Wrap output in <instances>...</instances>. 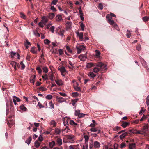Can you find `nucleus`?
Returning a JSON list of instances; mask_svg holds the SVG:
<instances>
[{
    "instance_id": "obj_20",
    "label": "nucleus",
    "mask_w": 149,
    "mask_h": 149,
    "mask_svg": "<svg viewBox=\"0 0 149 149\" xmlns=\"http://www.w3.org/2000/svg\"><path fill=\"white\" fill-rule=\"evenodd\" d=\"M74 89L77 91L81 92V89L78 86H76L75 85H74Z\"/></svg>"
},
{
    "instance_id": "obj_62",
    "label": "nucleus",
    "mask_w": 149,
    "mask_h": 149,
    "mask_svg": "<svg viewBox=\"0 0 149 149\" xmlns=\"http://www.w3.org/2000/svg\"><path fill=\"white\" fill-rule=\"evenodd\" d=\"M42 77L43 79L45 80H47L48 79L47 76V74H45L42 76Z\"/></svg>"
},
{
    "instance_id": "obj_60",
    "label": "nucleus",
    "mask_w": 149,
    "mask_h": 149,
    "mask_svg": "<svg viewBox=\"0 0 149 149\" xmlns=\"http://www.w3.org/2000/svg\"><path fill=\"white\" fill-rule=\"evenodd\" d=\"M38 140L40 141L41 142L43 140V137L41 136L40 135L39 138H38Z\"/></svg>"
},
{
    "instance_id": "obj_31",
    "label": "nucleus",
    "mask_w": 149,
    "mask_h": 149,
    "mask_svg": "<svg viewBox=\"0 0 149 149\" xmlns=\"http://www.w3.org/2000/svg\"><path fill=\"white\" fill-rule=\"evenodd\" d=\"M9 63L11 65H18V64H17L16 62L13 61H10Z\"/></svg>"
},
{
    "instance_id": "obj_51",
    "label": "nucleus",
    "mask_w": 149,
    "mask_h": 149,
    "mask_svg": "<svg viewBox=\"0 0 149 149\" xmlns=\"http://www.w3.org/2000/svg\"><path fill=\"white\" fill-rule=\"evenodd\" d=\"M96 52V56L97 57H98L100 55V51L97 50H95Z\"/></svg>"
},
{
    "instance_id": "obj_5",
    "label": "nucleus",
    "mask_w": 149,
    "mask_h": 149,
    "mask_svg": "<svg viewBox=\"0 0 149 149\" xmlns=\"http://www.w3.org/2000/svg\"><path fill=\"white\" fill-rule=\"evenodd\" d=\"M90 130L91 132H97V134H94L95 135V136H97V134L100 133V130L97 128L93 127L90 129Z\"/></svg>"
},
{
    "instance_id": "obj_41",
    "label": "nucleus",
    "mask_w": 149,
    "mask_h": 149,
    "mask_svg": "<svg viewBox=\"0 0 149 149\" xmlns=\"http://www.w3.org/2000/svg\"><path fill=\"white\" fill-rule=\"evenodd\" d=\"M121 128L120 127H118V126H116L115 127L114 129V130L115 131H117L118 130H119L121 129Z\"/></svg>"
},
{
    "instance_id": "obj_3",
    "label": "nucleus",
    "mask_w": 149,
    "mask_h": 149,
    "mask_svg": "<svg viewBox=\"0 0 149 149\" xmlns=\"http://www.w3.org/2000/svg\"><path fill=\"white\" fill-rule=\"evenodd\" d=\"M11 57L12 58H16L17 57L18 59H19V55L18 53H16L13 51H12L10 52Z\"/></svg>"
},
{
    "instance_id": "obj_22",
    "label": "nucleus",
    "mask_w": 149,
    "mask_h": 149,
    "mask_svg": "<svg viewBox=\"0 0 149 149\" xmlns=\"http://www.w3.org/2000/svg\"><path fill=\"white\" fill-rule=\"evenodd\" d=\"M32 139V138L31 137H29L26 141V143L28 145L29 144L31 143Z\"/></svg>"
},
{
    "instance_id": "obj_26",
    "label": "nucleus",
    "mask_w": 149,
    "mask_h": 149,
    "mask_svg": "<svg viewBox=\"0 0 149 149\" xmlns=\"http://www.w3.org/2000/svg\"><path fill=\"white\" fill-rule=\"evenodd\" d=\"M54 131L55 133L57 135L60 134L61 133L60 130L57 128H56L55 129Z\"/></svg>"
},
{
    "instance_id": "obj_15",
    "label": "nucleus",
    "mask_w": 149,
    "mask_h": 149,
    "mask_svg": "<svg viewBox=\"0 0 149 149\" xmlns=\"http://www.w3.org/2000/svg\"><path fill=\"white\" fill-rule=\"evenodd\" d=\"M25 45L26 46V49H27L29 46H28L31 45V43L30 42L28 41V40H26V41L24 43Z\"/></svg>"
},
{
    "instance_id": "obj_8",
    "label": "nucleus",
    "mask_w": 149,
    "mask_h": 149,
    "mask_svg": "<svg viewBox=\"0 0 149 149\" xmlns=\"http://www.w3.org/2000/svg\"><path fill=\"white\" fill-rule=\"evenodd\" d=\"M56 99L57 101L59 103H62L65 101V99L61 97H59L58 96H57L56 97Z\"/></svg>"
},
{
    "instance_id": "obj_10",
    "label": "nucleus",
    "mask_w": 149,
    "mask_h": 149,
    "mask_svg": "<svg viewBox=\"0 0 149 149\" xmlns=\"http://www.w3.org/2000/svg\"><path fill=\"white\" fill-rule=\"evenodd\" d=\"M55 81L58 86H61L63 85V81L61 80H55Z\"/></svg>"
},
{
    "instance_id": "obj_6",
    "label": "nucleus",
    "mask_w": 149,
    "mask_h": 149,
    "mask_svg": "<svg viewBox=\"0 0 149 149\" xmlns=\"http://www.w3.org/2000/svg\"><path fill=\"white\" fill-rule=\"evenodd\" d=\"M130 136V133H129L128 132H125L123 133V134L120 136V139H123L126 136Z\"/></svg>"
},
{
    "instance_id": "obj_46",
    "label": "nucleus",
    "mask_w": 149,
    "mask_h": 149,
    "mask_svg": "<svg viewBox=\"0 0 149 149\" xmlns=\"http://www.w3.org/2000/svg\"><path fill=\"white\" fill-rule=\"evenodd\" d=\"M127 31L128 32V33L126 34V36L128 38H129L131 36V33L130 32V31L128 30H127Z\"/></svg>"
},
{
    "instance_id": "obj_18",
    "label": "nucleus",
    "mask_w": 149,
    "mask_h": 149,
    "mask_svg": "<svg viewBox=\"0 0 149 149\" xmlns=\"http://www.w3.org/2000/svg\"><path fill=\"white\" fill-rule=\"evenodd\" d=\"M136 144L135 143L130 144L129 145V149H133L135 147Z\"/></svg>"
},
{
    "instance_id": "obj_47",
    "label": "nucleus",
    "mask_w": 149,
    "mask_h": 149,
    "mask_svg": "<svg viewBox=\"0 0 149 149\" xmlns=\"http://www.w3.org/2000/svg\"><path fill=\"white\" fill-rule=\"evenodd\" d=\"M20 16L21 18H23L24 19H26V17L25 15L23 13H20Z\"/></svg>"
},
{
    "instance_id": "obj_24",
    "label": "nucleus",
    "mask_w": 149,
    "mask_h": 149,
    "mask_svg": "<svg viewBox=\"0 0 149 149\" xmlns=\"http://www.w3.org/2000/svg\"><path fill=\"white\" fill-rule=\"evenodd\" d=\"M84 137L85 139V143H87L89 139V137L87 135H84Z\"/></svg>"
},
{
    "instance_id": "obj_49",
    "label": "nucleus",
    "mask_w": 149,
    "mask_h": 149,
    "mask_svg": "<svg viewBox=\"0 0 149 149\" xmlns=\"http://www.w3.org/2000/svg\"><path fill=\"white\" fill-rule=\"evenodd\" d=\"M43 72L45 73L47 72L48 71V68L46 67H44L43 68Z\"/></svg>"
},
{
    "instance_id": "obj_38",
    "label": "nucleus",
    "mask_w": 149,
    "mask_h": 149,
    "mask_svg": "<svg viewBox=\"0 0 149 149\" xmlns=\"http://www.w3.org/2000/svg\"><path fill=\"white\" fill-rule=\"evenodd\" d=\"M44 43L45 44H49L50 42V41L48 39H46L44 40Z\"/></svg>"
},
{
    "instance_id": "obj_54",
    "label": "nucleus",
    "mask_w": 149,
    "mask_h": 149,
    "mask_svg": "<svg viewBox=\"0 0 149 149\" xmlns=\"http://www.w3.org/2000/svg\"><path fill=\"white\" fill-rule=\"evenodd\" d=\"M52 98V96L51 95H48L46 97V98L48 99H51Z\"/></svg>"
},
{
    "instance_id": "obj_12",
    "label": "nucleus",
    "mask_w": 149,
    "mask_h": 149,
    "mask_svg": "<svg viewBox=\"0 0 149 149\" xmlns=\"http://www.w3.org/2000/svg\"><path fill=\"white\" fill-rule=\"evenodd\" d=\"M100 143L97 141H95L93 144L94 147L96 148H99L100 147Z\"/></svg>"
},
{
    "instance_id": "obj_9",
    "label": "nucleus",
    "mask_w": 149,
    "mask_h": 149,
    "mask_svg": "<svg viewBox=\"0 0 149 149\" xmlns=\"http://www.w3.org/2000/svg\"><path fill=\"white\" fill-rule=\"evenodd\" d=\"M67 138L69 140L73 141L74 140L75 136L74 135H67L66 136Z\"/></svg>"
},
{
    "instance_id": "obj_13",
    "label": "nucleus",
    "mask_w": 149,
    "mask_h": 149,
    "mask_svg": "<svg viewBox=\"0 0 149 149\" xmlns=\"http://www.w3.org/2000/svg\"><path fill=\"white\" fill-rule=\"evenodd\" d=\"M43 23L44 25H45L46 23L48 21V19L47 17L45 16H43L42 18Z\"/></svg>"
},
{
    "instance_id": "obj_45",
    "label": "nucleus",
    "mask_w": 149,
    "mask_h": 149,
    "mask_svg": "<svg viewBox=\"0 0 149 149\" xmlns=\"http://www.w3.org/2000/svg\"><path fill=\"white\" fill-rule=\"evenodd\" d=\"M50 9L52 10L53 12H56V10L54 6L51 5V7Z\"/></svg>"
},
{
    "instance_id": "obj_11",
    "label": "nucleus",
    "mask_w": 149,
    "mask_h": 149,
    "mask_svg": "<svg viewBox=\"0 0 149 149\" xmlns=\"http://www.w3.org/2000/svg\"><path fill=\"white\" fill-rule=\"evenodd\" d=\"M128 132L130 133V135L132 134H135L137 133V130L134 129L133 128L129 129L128 130Z\"/></svg>"
},
{
    "instance_id": "obj_57",
    "label": "nucleus",
    "mask_w": 149,
    "mask_h": 149,
    "mask_svg": "<svg viewBox=\"0 0 149 149\" xmlns=\"http://www.w3.org/2000/svg\"><path fill=\"white\" fill-rule=\"evenodd\" d=\"M145 111V109L144 107H142L141 108V110L139 112V114H142V112H144Z\"/></svg>"
},
{
    "instance_id": "obj_53",
    "label": "nucleus",
    "mask_w": 149,
    "mask_h": 149,
    "mask_svg": "<svg viewBox=\"0 0 149 149\" xmlns=\"http://www.w3.org/2000/svg\"><path fill=\"white\" fill-rule=\"evenodd\" d=\"M39 90L40 91H45L46 90V88H45L44 87L42 86H40L39 88Z\"/></svg>"
},
{
    "instance_id": "obj_21",
    "label": "nucleus",
    "mask_w": 149,
    "mask_h": 149,
    "mask_svg": "<svg viewBox=\"0 0 149 149\" xmlns=\"http://www.w3.org/2000/svg\"><path fill=\"white\" fill-rule=\"evenodd\" d=\"M40 143H39L38 140L36 141L34 143V146L36 148H38L40 146Z\"/></svg>"
},
{
    "instance_id": "obj_29",
    "label": "nucleus",
    "mask_w": 149,
    "mask_h": 149,
    "mask_svg": "<svg viewBox=\"0 0 149 149\" xmlns=\"http://www.w3.org/2000/svg\"><path fill=\"white\" fill-rule=\"evenodd\" d=\"M55 16V15L54 13H51L49 14V18L50 19H52Z\"/></svg>"
},
{
    "instance_id": "obj_39",
    "label": "nucleus",
    "mask_w": 149,
    "mask_h": 149,
    "mask_svg": "<svg viewBox=\"0 0 149 149\" xmlns=\"http://www.w3.org/2000/svg\"><path fill=\"white\" fill-rule=\"evenodd\" d=\"M50 124L51 125H53V126L54 127H55L56 126V122L53 120H52L51 122H50Z\"/></svg>"
},
{
    "instance_id": "obj_42",
    "label": "nucleus",
    "mask_w": 149,
    "mask_h": 149,
    "mask_svg": "<svg viewBox=\"0 0 149 149\" xmlns=\"http://www.w3.org/2000/svg\"><path fill=\"white\" fill-rule=\"evenodd\" d=\"M13 99H14L15 100L16 102H19L20 101V99H19V98H18L16 96H13Z\"/></svg>"
},
{
    "instance_id": "obj_50",
    "label": "nucleus",
    "mask_w": 149,
    "mask_h": 149,
    "mask_svg": "<svg viewBox=\"0 0 149 149\" xmlns=\"http://www.w3.org/2000/svg\"><path fill=\"white\" fill-rule=\"evenodd\" d=\"M79 94L77 92H73L72 93V95L73 97L78 96Z\"/></svg>"
},
{
    "instance_id": "obj_35",
    "label": "nucleus",
    "mask_w": 149,
    "mask_h": 149,
    "mask_svg": "<svg viewBox=\"0 0 149 149\" xmlns=\"http://www.w3.org/2000/svg\"><path fill=\"white\" fill-rule=\"evenodd\" d=\"M79 100L78 99H77L75 100H72V104L73 106L74 105V104L77 102V101Z\"/></svg>"
},
{
    "instance_id": "obj_36",
    "label": "nucleus",
    "mask_w": 149,
    "mask_h": 149,
    "mask_svg": "<svg viewBox=\"0 0 149 149\" xmlns=\"http://www.w3.org/2000/svg\"><path fill=\"white\" fill-rule=\"evenodd\" d=\"M143 20L145 22L148 21L149 19V17L147 16H145L142 18Z\"/></svg>"
},
{
    "instance_id": "obj_28",
    "label": "nucleus",
    "mask_w": 149,
    "mask_h": 149,
    "mask_svg": "<svg viewBox=\"0 0 149 149\" xmlns=\"http://www.w3.org/2000/svg\"><path fill=\"white\" fill-rule=\"evenodd\" d=\"M108 22L111 25H114L115 26H117V25L115 24L114 21L113 20H110L109 21H108Z\"/></svg>"
},
{
    "instance_id": "obj_37",
    "label": "nucleus",
    "mask_w": 149,
    "mask_h": 149,
    "mask_svg": "<svg viewBox=\"0 0 149 149\" xmlns=\"http://www.w3.org/2000/svg\"><path fill=\"white\" fill-rule=\"evenodd\" d=\"M80 110H76L75 111V112L74 113V115L75 116H78L79 115V113H80Z\"/></svg>"
},
{
    "instance_id": "obj_23",
    "label": "nucleus",
    "mask_w": 149,
    "mask_h": 149,
    "mask_svg": "<svg viewBox=\"0 0 149 149\" xmlns=\"http://www.w3.org/2000/svg\"><path fill=\"white\" fill-rule=\"evenodd\" d=\"M70 124L72 125L76 126L78 125V124L75 123L73 120H71L70 122Z\"/></svg>"
},
{
    "instance_id": "obj_63",
    "label": "nucleus",
    "mask_w": 149,
    "mask_h": 149,
    "mask_svg": "<svg viewBox=\"0 0 149 149\" xmlns=\"http://www.w3.org/2000/svg\"><path fill=\"white\" fill-rule=\"evenodd\" d=\"M49 104L50 106L51 107H52V108H54V104L52 103V101H51V102H50Z\"/></svg>"
},
{
    "instance_id": "obj_44",
    "label": "nucleus",
    "mask_w": 149,
    "mask_h": 149,
    "mask_svg": "<svg viewBox=\"0 0 149 149\" xmlns=\"http://www.w3.org/2000/svg\"><path fill=\"white\" fill-rule=\"evenodd\" d=\"M58 0H53L52 2L51 5H55L57 4V3L58 2Z\"/></svg>"
},
{
    "instance_id": "obj_1",
    "label": "nucleus",
    "mask_w": 149,
    "mask_h": 149,
    "mask_svg": "<svg viewBox=\"0 0 149 149\" xmlns=\"http://www.w3.org/2000/svg\"><path fill=\"white\" fill-rule=\"evenodd\" d=\"M93 70V71L95 73H97L100 71H105L107 70V66H96Z\"/></svg>"
},
{
    "instance_id": "obj_59",
    "label": "nucleus",
    "mask_w": 149,
    "mask_h": 149,
    "mask_svg": "<svg viewBox=\"0 0 149 149\" xmlns=\"http://www.w3.org/2000/svg\"><path fill=\"white\" fill-rule=\"evenodd\" d=\"M68 66L70 70H73L74 68H75L76 67V66Z\"/></svg>"
},
{
    "instance_id": "obj_61",
    "label": "nucleus",
    "mask_w": 149,
    "mask_h": 149,
    "mask_svg": "<svg viewBox=\"0 0 149 149\" xmlns=\"http://www.w3.org/2000/svg\"><path fill=\"white\" fill-rule=\"evenodd\" d=\"M64 31L63 30H60L59 33H58V34L61 35V36H63L64 35Z\"/></svg>"
},
{
    "instance_id": "obj_25",
    "label": "nucleus",
    "mask_w": 149,
    "mask_h": 149,
    "mask_svg": "<svg viewBox=\"0 0 149 149\" xmlns=\"http://www.w3.org/2000/svg\"><path fill=\"white\" fill-rule=\"evenodd\" d=\"M20 109L23 111H26L27 110V108L25 107V106L22 104L20 106Z\"/></svg>"
},
{
    "instance_id": "obj_56",
    "label": "nucleus",
    "mask_w": 149,
    "mask_h": 149,
    "mask_svg": "<svg viewBox=\"0 0 149 149\" xmlns=\"http://www.w3.org/2000/svg\"><path fill=\"white\" fill-rule=\"evenodd\" d=\"M36 70L38 71V72L39 74H40L41 73V72H42V70L40 67H37L36 68Z\"/></svg>"
},
{
    "instance_id": "obj_34",
    "label": "nucleus",
    "mask_w": 149,
    "mask_h": 149,
    "mask_svg": "<svg viewBox=\"0 0 149 149\" xmlns=\"http://www.w3.org/2000/svg\"><path fill=\"white\" fill-rule=\"evenodd\" d=\"M6 105L7 109H6V115H8V113H9V109L8 108V102L7 103H6Z\"/></svg>"
},
{
    "instance_id": "obj_43",
    "label": "nucleus",
    "mask_w": 149,
    "mask_h": 149,
    "mask_svg": "<svg viewBox=\"0 0 149 149\" xmlns=\"http://www.w3.org/2000/svg\"><path fill=\"white\" fill-rule=\"evenodd\" d=\"M108 21H109L110 20H112V17L110 16V15L108 14L106 16Z\"/></svg>"
},
{
    "instance_id": "obj_30",
    "label": "nucleus",
    "mask_w": 149,
    "mask_h": 149,
    "mask_svg": "<svg viewBox=\"0 0 149 149\" xmlns=\"http://www.w3.org/2000/svg\"><path fill=\"white\" fill-rule=\"evenodd\" d=\"M7 124L10 127H11V126L13 125L14 124V122L13 121V120H11L10 122L9 121H8Z\"/></svg>"
},
{
    "instance_id": "obj_17",
    "label": "nucleus",
    "mask_w": 149,
    "mask_h": 149,
    "mask_svg": "<svg viewBox=\"0 0 149 149\" xmlns=\"http://www.w3.org/2000/svg\"><path fill=\"white\" fill-rule=\"evenodd\" d=\"M56 20L58 21H59L62 19V16L60 15H58L56 17Z\"/></svg>"
},
{
    "instance_id": "obj_19",
    "label": "nucleus",
    "mask_w": 149,
    "mask_h": 149,
    "mask_svg": "<svg viewBox=\"0 0 149 149\" xmlns=\"http://www.w3.org/2000/svg\"><path fill=\"white\" fill-rule=\"evenodd\" d=\"M57 142L59 146H60L62 145V140L60 138H58L57 140Z\"/></svg>"
},
{
    "instance_id": "obj_58",
    "label": "nucleus",
    "mask_w": 149,
    "mask_h": 149,
    "mask_svg": "<svg viewBox=\"0 0 149 149\" xmlns=\"http://www.w3.org/2000/svg\"><path fill=\"white\" fill-rule=\"evenodd\" d=\"M80 26L81 28V30L82 31H83L84 30V29L85 27L84 25L83 24V23H81L80 24Z\"/></svg>"
},
{
    "instance_id": "obj_33",
    "label": "nucleus",
    "mask_w": 149,
    "mask_h": 149,
    "mask_svg": "<svg viewBox=\"0 0 149 149\" xmlns=\"http://www.w3.org/2000/svg\"><path fill=\"white\" fill-rule=\"evenodd\" d=\"M36 76L35 75L33 77H31L30 79V81L31 83H32L34 84L35 82L34 79L35 78Z\"/></svg>"
},
{
    "instance_id": "obj_52",
    "label": "nucleus",
    "mask_w": 149,
    "mask_h": 149,
    "mask_svg": "<svg viewBox=\"0 0 149 149\" xmlns=\"http://www.w3.org/2000/svg\"><path fill=\"white\" fill-rule=\"evenodd\" d=\"M13 67L15 71L17 70L18 69H19L20 68V66H12Z\"/></svg>"
},
{
    "instance_id": "obj_7",
    "label": "nucleus",
    "mask_w": 149,
    "mask_h": 149,
    "mask_svg": "<svg viewBox=\"0 0 149 149\" xmlns=\"http://www.w3.org/2000/svg\"><path fill=\"white\" fill-rule=\"evenodd\" d=\"M76 33L77 35L79 37V39L81 40H83L84 39L83 33H79L78 32H76Z\"/></svg>"
},
{
    "instance_id": "obj_64",
    "label": "nucleus",
    "mask_w": 149,
    "mask_h": 149,
    "mask_svg": "<svg viewBox=\"0 0 149 149\" xmlns=\"http://www.w3.org/2000/svg\"><path fill=\"white\" fill-rule=\"evenodd\" d=\"M59 54L61 55H62L63 53V50L61 49L59 50Z\"/></svg>"
},
{
    "instance_id": "obj_55",
    "label": "nucleus",
    "mask_w": 149,
    "mask_h": 149,
    "mask_svg": "<svg viewBox=\"0 0 149 149\" xmlns=\"http://www.w3.org/2000/svg\"><path fill=\"white\" fill-rule=\"evenodd\" d=\"M88 143H85V145H84L83 146L82 149H88Z\"/></svg>"
},
{
    "instance_id": "obj_4",
    "label": "nucleus",
    "mask_w": 149,
    "mask_h": 149,
    "mask_svg": "<svg viewBox=\"0 0 149 149\" xmlns=\"http://www.w3.org/2000/svg\"><path fill=\"white\" fill-rule=\"evenodd\" d=\"M77 49V53L80 54L82 50H84L85 48V46L83 45L77 46L76 47Z\"/></svg>"
},
{
    "instance_id": "obj_14",
    "label": "nucleus",
    "mask_w": 149,
    "mask_h": 149,
    "mask_svg": "<svg viewBox=\"0 0 149 149\" xmlns=\"http://www.w3.org/2000/svg\"><path fill=\"white\" fill-rule=\"evenodd\" d=\"M55 145V143L54 141L49 143V146L50 148L51 149H52Z\"/></svg>"
},
{
    "instance_id": "obj_40",
    "label": "nucleus",
    "mask_w": 149,
    "mask_h": 149,
    "mask_svg": "<svg viewBox=\"0 0 149 149\" xmlns=\"http://www.w3.org/2000/svg\"><path fill=\"white\" fill-rule=\"evenodd\" d=\"M33 33L35 35L38 37L40 36V34L38 33V32L37 31V30H36V31H34Z\"/></svg>"
},
{
    "instance_id": "obj_27",
    "label": "nucleus",
    "mask_w": 149,
    "mask_h": 149,
    "mask_svg": "<svg viewBox=\"0 0 149 149\" xmlns=\"http://www.w3.org/2000/svg\"><path fill=\"white\" fill-rule=\"evenodd\" d=\"M129 123L128 122H123L121 125V126L124 128H125L126 126L128 125Z\"/></svg>"
},
{
    "instance_id": "obj_16",
    "label": "nucleus",
    "mask_w": 149,
    "mask_h": 149,
    "mask_svg": "<svg viewBox=\"0 0 149 149\" xmlns=\"http://www.w3.org/2000/svg\"><path fill=\"white\" fill-rule=\"evenodd\" d=\"M36 47H33L31 48V52L33 54H36L37 52V51L36 50Z\"/></svg>"
},
{
    "instance_id": "obj_2",
    "label": "nucleus",
    "mask_w": 149,
    "mask_h": 149,
    "mask_svg": "<svg viewBox=\"0 0 149 149\" xmlns=\"http://www.w3.org/2000/svg\"><path fill=\"white\" fill-rule=\"evenodd\" d=\"M58 70L60 71L63 76H64L66 74L67 72L65 68L63 66H60L58 68Z\"/></svg>"
},
{
    "instance_id": "obj_32",
    "label": "nucleus",
    "mask_w": 149,
    "mask_h": 149,
    "mask_svg": "<svg viewBox=\"0 0 149 149\" xmlns=\"http://www.w3.org/2000/svg\"><path fill=\"white\" fill-rule=\"evenodd\" d=\"M89 75L91 77L94 78L95 77L96 75L93 72H90L89 73Z\"/></svg>"
},
{
    "instance_id": "obj_48",
    "label": "nucleus",
    "mask_w": 149,
    "mask_h": 149,
    "mask_svg": "<svg viewBox=\"0 0 149 149\" xmlns=\"http://www.w3.org/2000/svg\"><path fill=\"white\" fill-rule=\"evenodd\" d=\"M66 48L67 50L69 52L71 53H72V51L70 49V47L69 46L66 45Z\"/></svg>"
}]
</instances>
